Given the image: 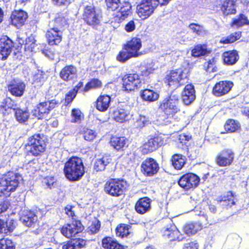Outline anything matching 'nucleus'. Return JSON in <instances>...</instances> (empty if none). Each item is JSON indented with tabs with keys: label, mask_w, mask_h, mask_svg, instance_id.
I'll return each instance as SVG.
<instances>
[{
	"label": "nucleus",
	"mask_w": 249,
	"mask_h": 249,
	"mask_svg": "<svg viewBox=\"0 0 249 249\" xmlns=\"http://www.w3.org/2000/svg\"><path fill=\"white\" fill-rule=\"evenodd\" d=\"M65 177L69 181L79 180L85 173L82 160L77 157H72L65 163L63 169Z\"/></svg>",
	"instance_id": "f257e3e1"
},
{
	"label": "nucleus",
	"mask_w": 249,
	"mask_h": 249,
	"mask_svg": "<svg viewBox=\"0 0 249 249\" xmlns=\"http://www.w3.org/2000/svg\"><path fill=\"white\" fill-rule=\"evenodd\" d=\"M120 4V0H110V9L113 11L111 19V24L114 29L119 27L120 23L126 18L131 13V6L129 3L121 7L120 10L115 11Z\"/></svg>",
	"instance_id": "f03ea898"
},
{
	"label": "nucleus",
	"mask_w": 249,
	"mask_h": 249,
	"mask_svg": "<svg viewBox=\"0 0 249 249\" xmlns=\"http://www.w3.org/2000/svg\"><path fill=\"white\" fill-rule=\"evenodd\" d=\"M20 178L13 172H8L0 177V197L9 196L11 192L15 191Z\"/></svg>",
	"instance_id": "7ed1b4c3"
},
{
	"label": "nucleus",
	"mask_w": 249,
	"mask_h": 249,
	"mask_svg": "<svg viewBox=\"0 0 249 249\" xmlns=\"http://www.w3.org/2000/svg\"><path fill=\"white\" fill-rule=\"evenodd\" d=\"M178 104V95L177 94H172L169 97L162 101L160 108L167 116L169 119L164 121L161 124H167L172 122V118L179 111Z\"/></svg>",
	"instance_id": "20e7f679"
},
{
	"label": "nucleus",
	"mask_w": 249,
	"mask_h": 249,
	"mask_svg": "<svg viewBox=\"0 0 249 249\" xmlns=\"http://www.w3.org/2000/svg\"><path fill=\"white\" fill-rule=\"evenodd\" d=\"M188 73L187 70L179 69L171 71L165 78V82L170 87H178L184 85L187 82Z\"/></svg>",
	"instance_id": "39448f33"
},
{
	"label": "nucleus",
	"mask_w": 249,
	"mask_h": 249,
	"mask_svg": "<svg viewBox=\"0 0 249 249\" xmlns=\"http://www.w3.org/2000/svg\"><path fill=\"white\" fill-rule=\"evenodd\" d=\"M46 144L39 134H35L28 138L26 148L30 153L38 156L45 151Z\"/></svg>",
	"instance_id": "423d86ee"
},
{
	"label": "nucleus",
	"mask_w": 249,
	"mask_h": 249,
	"mask_svg": "<svg viewBox=\"0 0 249 249\" xmlns=\"http://www.w3.org/2000/svg\"><path fill=\"white\" fill-rule=\"evenodd\" d=\"M159 5L157 0H142L137 6V14L142 19H145L153 14Z\"/></svg>",
	"instance_id": "0eeeda50"
},
{
	"label": "nucleus",
	"mask_w": 249,
	"mask_h": 249,
	"mask_svg": "<svg viewBox=\"0 0 249 249\" xmlns=\"http://www.w3.org/2000/svg\"><path fill=\"white\" fill-rule=\"evenodd\" d=\"M58 102L55 100H52L44 102H41L32 111L33 115L40 119L44 118L50 111L55 107Z\"/></svg>",
	"instance_id": "6e6552de"
},
{
	"label": "nucleus",
	"mask_w": 249,
	"mask_h": 249,
	"mask_svg": "<svg viewBox=\"0 0 249 249\" xmlns=\"http://www.w3.org/2000/svg\"><path fill=\"white\" fill-rule=\"evenodd\" d=\"M200 178L196 175L189 173L183 175L178 180V185L185 190L196 188L199 185Z\"/></svg>",
	"instance_id": "1a4fd4ad"
},
{
	"label": "nucleus",
	"mask_w": 249,
	"mask_h": 249,
	"mask_svg": "<svg viewBox=\"0 0 249 249\" xmlns=\"http://www.w3.org/2000/svg\"><path fill=\"white\" fill-rule=\"evenodd\" d=\"M123 88L124 90L131 91L139 88L142 81L140 76L137 73L125 75L122 78Z\"/></svg>",
	"instance_id": "9d476101"
},
{
	"label": "nucleus",
	"mask_w": 249,
	"mask_h": 249,
	"mask_svg": "<svg viewBox=\"0 0 249 249\" xmlns=\"http://www.w3.org/2000/svg\"><path fill=\"white\" fill-rule=\"evenodd\" d=\"M83 230V226L79 220H74L71 224L64 225L61 229V233L67 238L74 236Z\"/></svg>",
	"instance_id": "9b49d317"
},
{
	"label": "nucleus",
	"mask_w": 249,
	"mask_h": 249,
	"mask_svg": "<svg viewBox=\"0 0 249 249\" xmlns=\"http://www.w3.org/2000/svg\"><path fill=\"white\" fill-rule=\"evenodd\" d=\"M100 15L92 6H87L84 10L83 18L89 25H96L100 23Z\"/></svg>",
	"instance_id": "f8f14e48"
},
{
	"label": "nucleus",
	"mask_w": 249,
	"mask_h": 249,
	"mask_svg": "<svg viewBox=\"0 0 249 249\" xmlns=\"http://www.w3.org/2000/svg\"><path fill=\"white\" fill-rule=\"evenodd\" d=\"M164 143L163 139L161 136H157L150 138L147 142L143 144L141 147L143 154H146L156 150L159 146H161Z\"/></svg>",
	"instance_id": "ddd939ff"
},
{
	"label": "nucleus",
	"mask_w": 249,
	"mask_h": 249,
	"mask_svg": "<svg viewBox=\"0 0 249 249\" xmlns=\"http://www.w3.org/2000/svg\"><path fill=\"white\" fill-rule=\"evenodd\" d=\"M50 28L46 33V37L50 45L58 44L62 40V31L57 27H52L51 23L49 25Z\"/></svg>",
	"instance_id": "4468645a"
},
{
	"label": "nucleus",
	"mask_w": 249,
	"mask_h": 249,
	"mask_svg": "<svg viewBox=\"0 0 249 249\" xmlns=\"http://www.w3.org/2000/svg\"><path fill=\"white\" fill-rule=\"evenodd\" d=\"M233 86L231 81H220L216 83L213 89V93L216 96L219 97L227 94Z\"/></svg>",
	"instance_id": "2eb2a0df"
},
{
	"label": "nucleus",
	"mask_w": 249,
	"mask_h": 249,
	"mask_svg": "<svg viewBox=\"0 0 249 249\" xmlns=\"http://www.w3.org/2000/svg\"><path fill=\"white\" fill-rule=\"evenodd\" d=\"M141 167L143 173L147 176H152L156 174L159 169L158 163L152 158H148L144 160Z\"/></svg>",
	"instance_id": "dca6fc26"
},
{
	"label": "nucleus",
	"mask_w": 249,
	"mask_h": 249,
	"mask_svg": "<svg viewBox=\"0 0 249 249\" xmlns=\"http://www.w3.org/2000/svg\"><path fill=\"white\" fill-rule=\"evenodd\" d=\"M234 158V153L231 149H224L217 156L216 162L220 166H226L231 164Z\"/></svg>",
	"instance_id": "f3484780"
},
{
	"label": "nucleus",
	"mask_w": 249,
	"mask_h": 249,
	"mask_svg": "<svg viewBox=\"0 0 249 249\" xmlns=\"http://www.w3.org/2000/svg\"><path fill=\"white\" fill-rule=\"evenodd\" d=\"M13 47V42L7 36H3L0 38V54L2 55V59L7 58Z\"/></svg>",
	"instance_id": "a211bd4d"
},
{
	"label": "nucleus",
	"mask_w": 249,
	"mask_h": 249,
	"mask_svg": "<svg viewBox=\"0 0 249 249\" xmlns=\"http://www.w3.org/2000/svg\"><path fill=\"white\" fill-rule=\"evenodd\" d=\"M127 183L123 180L115 181L110 179V195L113 196H119L123 194L126 188Z\"/></svg>",
	"instance_id": "6ab92c4d"
},
{
	"label": "nucleus",
	"mask_w": 249,
	"mask_h": 249,
	"mask_svg": "<svg viewBox=\"0 0 249 249\" xmlns=\"http://www.w3.org/2000/svg\"><path fill=\"white\" fill-rule=\"evenodd\" d=\"M163 235L165 237L169 239L171 241H181L184 238L183 235L180 234L179 231L174 224L167 227L163 231Z\"/></svg>",
	"instance_id": "aec40b11"
},
{
	"label": "nucleus",
	"mask_w": 249,
	"mask_h": 249,
	"mask_svg": "<svg viewBox=\"0 0 249 249\" xmlns=\"http://www.w3.org/2000/svg\"><path fill=\"white\" fill-rule=\"evenodd\" d=\"M27 18V13L22 10H15L11 16L12 24L17 27L23 25Z\"/></svg>",
	"instance_id": "412c9836"
},
{
	"label": "nucleus",
	"mask_w": 249,
	"mask_h": 249,
	"mask_svg": "<svg viewBox=\"0 0 249 249\" xmlns=\"http://www.w3.org/2000/svg\"><path fill=\"white\" fill-rule=\"evenodd\" d=\"M196 99L195 90L192 84L186 85L182 92L183 102L186 105L191 104Z\"/></svg>",
	"instance_id": "4be33fe9"
},
{
	"label": "nucleus",
	"mask_w": 249,
	"mask_h": 249,
	"mask_svg": "<svg viewBox=\"0 0 249 249\" xmlns=\"http://www.w3.org/2000/svg\"><path fill=\"white\" fill-rule=\"evenodd\" d=\"M142 47V41L139 38L134 37L128 41L124 47L125 50L129 51L134 57L139 56L140 53L139 51Z\"/></svg>",
	"instance_id": "5701e85b"
},
{
	"label": "nucleus",
	"mask_w": 249,
	"mask_h": 249,
	"mask_svg": "<svg viewBox=\"0 0 249 249\" xmlns=\"http://www.w3.org/2000/svg\"><path fill=\"white\" fill-rule=\"evenodd\" d=\"M127 106L124 103H120L118 107L115 109L112 113L113 119L117 122H123L125 120L129 113L126 110Z\"/></svg>",
	"instance_id": "b1692460"
},
{
	"label": "nucleus",
	"mask_w": 249,
	"mask_h": 249,
	"mask_svg": "<svg viewBox=\"0 0 249 249\" xmlns=\"http://www.w3.org/2000/svg\"><path fill=\"white\" fill-rule=\"evenodd\" d=\"M151 199L147 197L140 198L135 205V210L140 214H144L151 209Z\"/></svg>",
	"instance_id": "393cba45"
},
{
	"label": "nucleus",
	"mask_w": 249,
	"mask_h": 249,
	"mask_svg": "<svg viewBox=\"0 0 249 249\" xmlns=\"http://www.w3.org/2000/svg\"><path fill=\"white\" fill-rule=\"evenodd\" d=\"M76 68L71 65L67 66L62 69L60 73V77L64 81H69L76 77Z\"/></svg>",
	"instance_id": "a878e982"
},
{
	"label": "nucleus",
	"mask_w": 249,
	"mask_h": 249,
	"mask_svg": "<svg viewBox=\"0 0 249 249\" xmlns=\"http://www.w3.org/2000/svg\"><path fill=\"white\" fill-rule=\"evenodd\" d=\"M127 143V140L124 137H112L110 139V146L118 151L123 150Z\"/></svg>",
	"instance_id": "bb28decb"
},
{
	"label": "nucleus",
	"mask_w": 249,
	"mask_h": 249,
	"mask_svg": "<svg viewBox=\"0 0 249 249\" xmlns=\"http://www.w3.org/2000/svg\"><path fill=\"white\" fill-rule=\"evenodd\" d=\"M25 89V84L23 82H16L10 84L8 90L11 94L15 96L20 97L23 95Z\"/></svg>",
	"instance_id": "cd10ccee"
},
{
	"label": "nucleus",
	"mask_w": 249,
	"mask_h": 249,
	"mask_svg": "<svg viewBox=\"0 0 249 249\" xmlns=\"http://www.w3.org/2000/svg\"><path fill=\"white\" fill-rule=\"evenodd\" d=\"M20 220L26 226L31 227L36 222L37 217L33 212L26 211L20 217Z\"/></svg>",
	"instance_id": "c85d7f7f"
},
{
	"label": "nucleus",
	"mask_w": 249,
	"mask_h": 249,
	"mask_svg": "<svg viewBox=\"0 0 249 249\" xmlns=\"http://www.w3.org/2000/svg\"><path fill=\"white\" fill-rule=\"evenodd\" d=\"M222 56L224 63L229 65L235 64L239 59L237 52L235 50L224 52Z\"/></svg>",
	"instance_id": "c756f323"
},
{
	"label": "nucleus",
	"mask_w": 249,
	"mask_h": 249,
	"mask_svg": "<svg viewBox=\"0 0 249 249\" xmlns=\"http://www.w3.org/2000/svg\"><path fill=\"white\" fill-rule=\"evenodd\" d=\"M223 1L221 10L225 15L234 14L235 13V3L237 0H221Z\"/></svg>",
	"instance_id": "7c9ffc66"
},
{
	"label": "nucleus",
	"mask_w": 249,
	"mask_h": 249,
	"mask_svg": "<svg viewBox=\"0 0 249 249\" xmlns=\"http://www.w3.org/2000/svg\"><path fill=\"white\" fill-rule=\"evenodd\" d=\"M86 244V241L81 238L73 239L63 246V249H80Z\"/></svg>",
	"instance_id": "2f4dec72"
},
{
	"label": "nucleus",
	"mask_w": 249,
	"mask_h": 249,
	"mask_svg": "<svg viewBox=\"0 0 249 249\" xmlns=\"http://www.w3.org/2000/svg\"><path fill=\"white\" fill-rule=\"evenodd\" d=\"M202 229V226L199 222H192L185 225L184 226L183 230L184 232L188 235H191L196 233L198 231Z\"/></svg>",
	"instance_id": "473e14b6"
},
{
	"label": "nucleus",
	"mask_w": 249,
	"mask_h": 249,
	"mask_svg": "<svg viewBox=\"0 0 249 249\" xmlns=\"http://www.w3.org/2000/svg\"><path fill=\"white\" fill-rule=\"evenodd\" d=\"M109 107V95H102L97 99L96 108L101 111L107 110Z\"/></svg>",
	"instance_id": "72a5a7b5"
},
{
	"label": "nucleus",
	"mask_w": 249,
	"mask_h": 249,
	"mask_svg": "<svg viewBox=\"0 0 249 249\" xmlns=\"http://www.w3.org/2000/svg\"><path fill=\"white\" fill-rule=\"evenodd\" d=\"M185 161V157L182 155L175 154L172 156V165L177 170L181 169L184 165Z\"/></svg>",
	"instance_id": "f704fd0d"
},
{
	"label": "nucleus",
	"mask_w": 249,
	"mask_h": 249,
	"mask_svg": "<svg viewBox=\"0 0 249 249\" xmlns=\"http://www.w3.org/2000/svg\"><path fill=\"white\" fill-rule=\"evenodd\" d=\"M141 97L145 101L153 102L158 99L159 95L158 92L153 90L145 89L142 93Z\"/></svg>",
	"instance_id": "c9c22d12"
},
{
	"label": "nucleus",
	"mask_w": 249,
	"mask_h": 249,
	"mask_svg": "<svg viewBox=\"0 0 249 249\" xmlns=\"http://www.w3.org/2000/svg\"><path fill=\"white\" fill-rule=\"evenodd\" d=\"M15 228L14 221L11 220L9 221L5 222L0 219V233H7L12 232Z\"/></svg>",
	"instance_id": "e433bc0d"
},
{
	"label": "nucleus",
	"mask_w": 249,
	"mask_h": 249,
	"mask_svg": "<svg viewBox=\"0 0 249 249\" xmlns=\"http://www.w3.org/2000/svg\"><path fill=\"white\" fill-rule=\"evenodd\" d=\"M15 111V115L17 120L19 123H24L29 118V113L26 110L20 108L13 109Z\"/></svg>",
	"instance_id": "4c0bfd02"
},
{
	"label": "nucleus",
	"mask_w": 249,
	"mask_h": 249,
	"mask_svg": "<svg viewBox=\"0 0 249 249\" xmlns=\"http://www.w3.org/2000/svg\"><path fill=\"white\" fill-rule=\"evenodd\" d=\"M245 25H249V20L244 14H240L237 18L233 20L231 26L236 28L243 26Z\"/></svg>",
	"instance_id": "58836bf2"
},
{
	"label": "nucleus",
	"mask_w": 249,
	"mask_h": 249,
	"mask_svg": "<svg viewBox=\"0 0 249 249\" xmlns=\"http://www.w3.org/2000/svg\"><path fill=\"white\" fill-rule=\"evenodd\" d=\"M241 36V32H236L231 34L226 37H222L220 40V43L223 44H229L235 42L239 39Z\"/></svg>",
	"instance_id": "ea45409f"
},
{
	"label": "nucleus",
	"mask_w": 249,
	"mask_h": 249,
	"mask_svg": "<svg viewBox=\"0 0 249 249\" xmlns=\"http://www.w3.org/2000/svg\"><path fill=\"white\" fill-rule=\"evenodd\" d=\"M51 23L52 27H57L60 29L61 27L67 24V20L62 15H59L55 18L54 21Z\"/></svg>",
	"instance_id": "a19ab883"
},
{
	"label": "nucleus",
	"mask_w": 249,
	"mask_h": 249,
	"mask_svg": "<svg viewBox=\"0 0 249 249\" xmlns=\"http://www.w3.org/2000/svg\"><path fill=\"white\" fill-rule=\"evenodd\" d=\"M189 28L192 31L198 36H203L207 34V31L203 26L196 23H191Z\"/></svg>",
	"instance_id": "79ce46f5"
},
{
	"label": "nucleus",
	"mask_w": 249,
	"mask_h": 249,
	"mask_svg": "<svg viewBox=\"0 0 249 249\" xmlns=\"http://www.w3.org/2000/svg\"><path fill=\"white\" fill-rule=\"evenodd\" d=\"M239 123L234 120H229L225 124V129L227 131L233 132L237 131L240 128Z\"/></svg>",
	"instance_id": "37998d69"
},
{
	"label": "nucleus",
	"mask_w": 249,
	"mask_h": 249,
	"mask_svg": "<svg viewBox=\"0 0 249 249\" xmlns=\"http://www.w3.org/2000/svg\"><path fill=\"white\" fill-rule=\"evenodd\" d=\"M13 104L10 98L5 99L0 105V111L3 114H8L12 109Z\"/></svg>",
	"instance_id": "c03bdc74"
},
{
	"label": "nucleus",
	"mask_w": 249,
	"mask_h": 249,
	"mask_svg": "<svg viewBox=\"0 0 249 249\" xmlns=\"http://www.w3.org/2000/svg\"><path fill=\"white\" fill-rule=\"evenodd\" d=\"M129 226L125 224H121L116 229V235L122 238L126 237L129 234Z\"/></svg>",
	"instance_id": "a18cd8bd"
},
{
	"label": "nucleus",
	"mask_w": 249,
	"mask_h": 249,
	"mask_svg": "<svg viewBox=\"0 0 249 249\" xmlns=\"http://www.w3.org/2000/svg\"><path fill=\"white\" fill-rule=\"evenodd\" d=\"M207 53V50L206 46L201 45L196 46L192 51V54L194 57L204 55Z\"/></svg>",
	"instance_id": "49530a36"
},
{
	"label": "nucleus",
	"mask_w": 249,
	"mask_h": 249,
	"mask_svg": "<svg viewBox=\"0 0 249 249\" xmlns=\"http://www.w3.org/2000/svg\"><path fill=\"white\" fill-rule=\"evenodd\" d=\"M101 86L102 82L98 79L93 78L86 84L84 91H87L90 89H98Z\"/></svg>",
	"instance_id": "de8ad7c7"
},
{
	"label": "nucleus",
	"mask_w": 249,
	"mask_h": 249,
	"mask_svg": "<svg viewBox=\"0 0 249 249\" xmlns=\"http://www.w3.org/2000/svg\"><path fill=\"white\" fill-rule=\"evenodd\" d=\"M108 163L107 159L105 157L97 159L94 164V169L96 171L104 170Z\"/></svg>",
	"instance_id": "09e8293b"
},
{
	"label": "nucleus",
	"mask_w": 249,
	"mask_h": 249,
	"mask_svg": "<svg viewBox=\"0 0 249 249\" xmlns=\"http://www.w3.org/2000/svg\"><path fill=\"white\" fill-rule=\"evenodd\" d=\"M36 40L33 36H31L28 38H26L25 43V50L29 52L33 51L36 46Z\"/></svg>",
	"instance_id": "8fccbe9b"
},
{
	"label": "nucleus",
	"mask_w": 249,
	"mask_h": 249,
	"mask_svg": "<svg viewBox=\"0 0 249 249\" xmlns=\"http://www.w3.org/2000/svg\"><path fill=\"white\" fill-rule=\"evenodd\" d=\"M152 120L148 117L140 115L136 122V126L138 127H142L146 125L151 124Z\"/></svg>",
	"instance_id": "3c124183"
},
{
	"label": "nucleus",
	"mask_w": 249,
	"mask_h": 249,
	"mask_svg": "<svg viewBox=\"0 0 249 249\" xmlns=\"http://www.w3.org/2000/svg\"><path fill=\"white\" fill-rule=\"evenodd\" d=\"M15 249V244L11 240L4 238L0 240V249Z\"/></svg>",
	"instance_id": "603ef678"
},
{
	"label": "nucleus",
	"mask_w": 249,
	"mask_h": 249,
	"mask_svg": "<svg viewBox=\"0 0 249 249\" xmlns=\"http://www.w3.org/2000/svg\"><path fill=\"white\" fill-rule=\"evenodd\" d=\"M220 201L224 203L223 205H226L230 207L234 205L235 201H234L232 193L231 192H228L227 196H224Z\"/></svg>",
	"instance_id": "864d4df0"
},
{
	"label": "nucleus",
	"mask_w": 249,
	"mask_h": 249,
	"mask_svg": "<svg viewBox=\"0 0 249 249\" xmlns=\"http://www.w3.org/2000/svg\"><path fill=\"white\" fill-rule=\"evenodd\" d=\"M71 122L80 123L83 118V115L80 109L74 108L71 111Z\"/></svg>",
	"instance_id": "5fc2aeb1"
},
{
	"label": "nucleus",
	"mask_w": 249,
	"mask_h": 249,
	"mask_svg": "<svg viewBox=\"0 0 249 249\" xmlns=\"http://www.w3.org/2000/svg\"><path fill=\"white\" fill-rule=\"evenodd\" d=\"M100 227L101 224L100 221L97 219H95L89 227L88 232L90 234H95L99 231Z\"/></svg>",
	"instance_id": "6e6d98bb"
},
{
	"label": "nucleus",
	"mask_w": 249,
	"mask_h": 249,
	"mask_svg": "<svg viewBox=\"0 0 249 249\" xmlns=\"http://www.w3.org/2000/svg\"><path fill=\"white\" fill-rule=\"evenodd\" d=\"M83 135L85 140L91 141L96 137V134L93 130L84 128L83 129Z\"/></svg>",
	"instance_id": "4d7b16f0"
},
{
	"label": "nucleus",
	"mask_w": 249,
	"mask_h": 249,
	"mask_svg": "<svg viewBox=\"0 0 249 249\" xmlns=\"http://www.w3.org/2000/svg\"><path fill=\"white\" fill-rule=\"evenodd\" d=\"M132 57H134V55L129 53V51L125 50L121 52L117 56V58L120 61L124 62Z\"/></svg>",
	"instance_id": "13d9d810"
},
{
	"label": "nucleus",
	"mask_w": 249,
	"mask_h": 249,
	"mask_svg": "<svg viewBox=\"0 0 249 249\" xmlns=\"http://www.w3.org/2000/svg\"><path fill=\"white\" fill-rule=\"evenodd\" d=\"M77 94L76 91L75 89H71L66 95L65 105H68L71 103Z\"/></svg>",
	"instance_id": "bf43d9fd"
},
{
	"label": "nucleus",
	"mask_w": 249,
	"mask_h": 249,
	"mask_svg": "<svg viewBox=\"0 0 249 249\" xmlns=\"http://www.w3.org/2000/svg\"><path fill=\"white\" fill-rule=\"evenodd\" d=\"M44 73L42 71L38 70L33 76V80L35 82H41L44 78Z\"/></svg>",
	"instance_id": "052dcab7"
},
{
	"label": "nucleus",
	"mask_w": 249,
	"mask_h": 249,
	"mask_svg": "<svg viewBox=\"0 0 249 249\" xmlns=\"http://www.w3.org/2000/svg\"><path fill=\"white\" fill-rule=\"evenodd\" d=\"M74 207L68 205L64 209L65 213L69 217H71L73 219V217L75 216L74 211L73 210Z\"/></svg>",
	"instance_id": "680f3d73"
},
{
	"label": "nucleus",
	"mask_w": 249,
	"mask_h": 249,
	"mask_svg": "<svg viewBox=\"0 0 249 249\" xmlns=\"http://www.w3.org/2000/svg\"><path fill=\"white\" fill-rule=\"evenodd\" d=\"M136 25L133 20L129 21L124 27V30L127 32H131L135 29Z\"/></svg>",
	"instance_id": "e2e57ef3"
},
{
	"label": "nucleus",
	"mask_w": 249,
	"mask_h": 249,
	"mask_svg": "<svg viewBox=\"0 0 249 249\" xmlns=\"http://www.w3.org/2000/svg\"><path fill=\"white\" fill-rule=\"evenodd\" d=\"M127 247H124L118 243L116 241L110 242V249H125Z\"/></svg>",
	"instance_id": "0e129e2a"
},
{
	"label": "nucleus",
	"mask_w": 249,
	"mask_h": 249,
	"mask_svg": "<svg viewBox=\"0 0 249 249\" xmlns=\"http://www.w3.org/2000/svg\"><path fill=\"white\" fill-rule=\"evenodd\" d=\"M9 206V203L7 201L0 202V213L5 212L8 209Z\"/></svg>",
	"instance_id": "69168bd1"
},
{
	"label": "nucleus",
	"mask_w": 249,
	"mask_h": 249,
	"mask_svg": "<svg viewBox=\"0 0 249 249\" xmlns=\"http://www.w3.org/2000/svg\"><path fill=\"white\" fill-rule=\"evenodd\" d=\"M184 249H198V245L196 242H192L186 244Z\"/></svg>",
	"instance_id": "338daca9"
},
{
	"label": "nucleus",
	"mask_w": 249,
	"mask_h": 249,
	"mask_svg": "<svg viewBox=\"0 0 249 249\" xmlns=\"http://www.w3.org/2000/svg\"><path fill=\"white\" fill-rule=\"evenodd\" d=\"M45 182L50 188H52V187L53 186L55 182V179L53 177H51L46 178L45 179Z\"/></svg>",
	"instance_id": "774afa93"
}]
</instances>
